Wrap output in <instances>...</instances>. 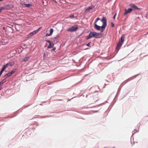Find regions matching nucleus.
I'll return each instance as SVG.
<instances>
[{
  "instance_id": "18",
  "label": "nucleus",
  "mask_w": 148,
  "mask_h": 148,
  "mask_svg": "<svg viewBox=\"0 0 148 148\" xmlns=\"http://www.w3.org/2000/svg\"><path fill=\"white\" fill-rule=\"evenodd\" d=\"M50 34H51V35L53 32V29L51 28L50 29Z\"/></svg>"
},
{
  "instance_id": "23",
  "label": "nucleus",
  "mask_w": 148,
  "mask_h": 148,
  "mask_svg": "<svg viewBox=\"0 0 148 148\" xmlns=\"http://www.w3.org/2000/svg\"><path fill=\"white\" fill-rule=\"evenodd\" d=\"M91 43V42H89V43L87 44L86 45L88 46H90V44Z\"/></svg>"
},
{
  "instance_id": "13",
  "label": "nucleus",
  "mask_w": 148,
  "mask_h": 148,
  "mask_svg": "<svg viewBox=\"0 0 148 148\" xmlns=\"http://www.w3.org/2000/svg\"><path fill=\"white\" fill-rule=\"evenodd\" d=\"M6 81V78L4 79L1 82H0V85L3 84V83H5Z\"/></svg>"
},
{
  "instance_id": "2",
  "label": "nucleus",
  "mask_w": 148,
  "mask_h": 148,
  "mask_svg": "<svg viewBox=\"0 0 148 148\" xmlns=\"http://www.w3.org/2000/svg\"><path fill=\"white\" fill-rule=\"evenodd\" d=\"M101 34L99 33L91 32L90 33L89 35L87 36L86 39L88 40L93 37L96 38H100L101 37Z\"/></svg>"
},
{
  "instance_id": "17",
  "label": "nucleus",
  "mask_w": 148,
  "mask_h": 148,
  "mask_svg": "<svg viewBox=\"0 0 148 148\" xmlns=\"http://www.w3.org/2000/svg\"><path fill=\"white\" fill-rule=\"evenodd\" d=\"M16 71V70L15 69H14L11 72H10L11 73V75H12L13 74H14Z\"/></svg>"
},
{
  "instance_id": "22",
  "label": "nucleus",
  "mask_w": 148,
  "mask_h": 148,
  "mask_svg": "<svg viewBox=\"0 0 148 148\" xmlns=\"http://www.w3.org/2000/svg\"><path fill=\"white\" fill-rule=\"evenodd\" d=\"M51 35L50 34H48V33H47L46 35V36H51Z\"/></svg>"
},
{
  "instance_id": "1",
  "label": "nucleus",
  "mask_w": 148,
  "mask_h": 148,
  "mask_svg": "<svg viewBox=\"0 0 148 148\" xmlns=\"http://www.w3.org/2000/svg\"><path fill=\"white\" fill-rule=\"evenodd\" d=\"M100 20L99 18H97L94 22V27L97 30H100L101 32H103L107 26V19L105 17H103L102 19L100 20V21L99 22L98 24L101 25L102 23H103L101 26L98 25L97 23Z\"/></svg>"
},
{
  "instance_id": "16",
  "label": "nucleus",
  "mask_w": 148,
  "mask_h": 148,
  "mask_svg": "<svg viewBox=\"0 0 148 148\" xmlns=\"http://www.w3.org/2000/svg\"><path fill=\"white\" fill-rule=\"evenodd\" d=\"M7 64H6L5 65H4L3 67L1 69L4 71V70L6 69V68L8 66Z\"/></svg>"
},
{
  "instance_id": "11",
  "label": "nucleus",
  "mask_w": 148,
  "mask_h": 148,
  "mask_svg": "<svg viewBox=\"0 0 148 148\" xmlns=\"http://www.w3.org/2000/svg\"><path fill=\"white\" fill-rule=\"evenodd\" d=\"M14 63L13 61L11 62L10 63H7V64H8L7 65L8 66H12L14 65Z\"/></svg>"
},
{
  "instance_id": "14",
  "label": "nucleus",
  "mask_w": 148,
  "mask_h": 148,
  "mask_svg": "<svg viewBox=\"0 0 148 148\" xmlns=\"http://www.w3.org/2000/svg\"><path fill=\"white\" fill-rule=\"evenodd\" d=\"M6 9H8L6 7H1L0 8V13H1L2 10H5Z\"/></svg>"
},
{
  "instance_id": "6",
  "label": "nucleus",
  "mask_w": 148,
  "mask_h": 148,
  "mask_svg": "<svg viewBox=\"0 0 148 148\" xmlns=\"http://www.w3.org/2000/svg\"><path fill=\"white\" fill-rule=\"evenodd\" d=\"M95 7V6L93 5H91L89 6L85 10V13H87L90 11V10H93Z\"/></svg>"
},
{
  "instance_id": "24",
  "label": "nucleus",
  "mask_w": 148,
  "mask_h": 148,
  "mask_svg": "<svg viewBox=\"0 0 148 148\" xmlns=\"http://www.w3.org/2000/svg\"><path fill=\"white\" fill-rule=\"evenodd\" d=\"M116 15V14H115L113 17V18L114 19L115 18Z\"/></svg>"
},
{
  "instance_id": "5",
  "label": "nucleus",
  "mask_w": 148,
  "mask_h": 148,
  "mask_svg": "<svg viewBox=\"0 0 148 148\" xmlns=\"http://www.w3.org/2000/svg\"><path fill=\"white\" fill-rule=\"evenodd\" d=\"M130 5L132 8L131 9H132V10H140V9L137 7L136 5H135L133 3L130 4Z\"/></svg>"
},
{
  "instance_id": "27",
  "label": "nucleus",
  "mask_w": 148,
  "mask_h": 148,
  "mask_svg": "<svg viewBox=\"0 0 148 148\" xmlns=\"http://www.w3.org/2000/svg\"><path fill=\"white\" fill-rule=\"evenodd\" d=\"M1 88H0V90H1Z\"/></svg>"
},
{
  "instance_id": "8",
  "label": "nucleus",
  "mask_w": 148,
  "mask_h": 148,
  "mask_svg": "<svg viewBox=\"0 0 148 148\" xmlns=\"http://www.w3.org/2000/svg\"><path fill=\"white\" fill-rule=\"evenodd\" d=\"M123 45V43H121V41H119L116 48V50L118 51L120 49L121 47Z\"/></svg>"
},
{
  "instance_id": "12",
  "label": "nucleus",
  "mask_w": 148,
  "mask_h": 148,
  "mask_svg": "<svg viewBox=\"0 0 148 148\" xmlns=\"http://www.w3.org/2000/svg\"><path fill=\"white\" fill-rule=\"evenodd\" d=\"M12 75H11V73L10 72H9L7 73L4 76V77H5V78H6H6L7 77H9L10 76H11Z\"/></svg>"
},
{
  "instance_id": "4",
  "label": "nucleus",
  "mask_w": 148,
  "mask_h": 148,
  "mask_svg": "<svg viewBox=\"0 0 148 148\" xmlns=\"http://www.w3.org/2000/svg\"><path fill=\"white\" fill-rule=\"evenodd\" d=\"M40 30V28H38V29L34 31L33 32L30 33L29 35H27V37L29 38L36 34L38 32V31Z\"/></svg>"
},
{
  "instance_id": "26",
  "label": "nucleus",
  "mask_w": 148,
  "mask_h": 148,
  "mask_svg": "<svg viewBox=\"0 0 148 148\" xmlns=\"http://www.w3.org/2000/svg\"><path fill=\"white\" fill-rule=\"evenodd\" d=\"M41 27H40L39 28H40V29H41Z\"/></svg>"
},
{
  "instance_id": "3",
  "label": "nucleus",
  "mask_w": 148,
  "mask_h": 148,
  "mask_svg": "<svg viewBox=\"0 0 148 148\" xmlns=\"http://www.w3.org/2000/svg\"><path fill=\"white\" fill-rule=\"evenodd\" d=\"M78 29V26L77 25H75L69 28L67 30L68 31L73 32L75 31Z\"/></svg>"
},
{
  "instance_id": "21",
  "label": "nucleus",
  "mask_w": 148,
  "mask_h": 148,
  "mask_svg": "<svg viewBox=\"0 0 148 148\" xmlns=\"http://www.w3.org/2000/svg\"><path fill=\"white\" fill-rule=\"evenodd\" d=\"M111 26L112 27H114V24H113V23L112 22L111 23Z\"/></svg>"
},
{
  "instance_id": "15",
  "label": "nucleus",
  "mask_w": 148,
  "mask_h": 148,
  "mask_svg": "<svg viewBox=\"0 0 148 148\" xmlns=\"http://www.w3.org/2000/svg\"><path fill=\"white\" fill-rule=\"evenodd\" d=\"M29 58V57H26L24 58L23 61L24 62H26L27 61Z\"/></svg>"
},
{
  "instance_id": "10",
  "label": "nucleus",
  "mask_w": 148,
  "mask_h": 148,
  "mask_svg": "<svg viewBox=\"0 0 148 148\" xmlns=\"http://www.w3.org/2000/svg\"><path fill=\"white\" fill-rule=\"evenodd\" d=\"M125 39V35L123 34L121 38V40L119 41H121V43H123V42L124 41Z\"/></svg>"
},
{
  "instance_id": "9",
  "label": "nucleus",
  "mask_w": 148,
  "mask_h": 148,
  "mask_svg": "<svg viewBox=\"0 0 148 148\" xmlns=\"http://www.w3.org/2000/svg\"><path fill=\"white\" fill-rule=\"evenodd\" d=\"M125 12L124 13V15L127 14L128 13H131L132 10V9L131 8H129L127 10L126 9H125Z\"/></svg>"
},
{
  "instance_id": "19",
  "label": "nucleus",
  "mask_w": 148,
  "mask_h": 148,
  "mask_svg": "<svg viewBox=\"0 0 148 148\" xmlns=\"http://www.w3.org/2000/svg\"><path fill=\"white\" fill-rule=\"evenodd\" d=\"M26 7H29L30 6H31V5L30 4H25Z\"/></svg>"
},
{
  "instance_id": "7",
  "label": "nucleus",
  "mask_w": 148,
  "mask_h": 148,
  "mask_svg": "<svg viewBox=\"0 0 148 148\" xmlns=\"http://www.w3.org/2000/svg\"><path fill=\"white\" fill-rule=\"evenodd\" d=\"M46 41L49 43V45L47 47V48H50L52 47L54 45V44L52 41L50 40H46Z\"/></svg>"
},
{
  "instance_id": "25",
  "label": "nucleus",
  "mask_w": 148,
  "mask_h": 148,
  "mask_svg": "<svg viewBox=\"0 0 148 148\" xmlns=\"http://www.w3.org/2000/svg\"><path fill=\"white\" fill-rule=\"evenodd\" d=\"M56 49V48L55 47H54L53 48V51H55V50Z\"/></svg>"
},
{
  "instance_id": "20",
  "label": "nucleus",
  "mask_w": 148,
  "mask_h": 148,
  "mask_svg": "<svg viewBox=\"0 0 148 148\" xmlns=\"http://www.w3.org/2000/svg\"><path fill=\"white\" fill-rule=\"evenodd\" d=\"M74 17L73 14H72L69 16V17L70 18H72Z\"/></svg>"
}]
</instances>
